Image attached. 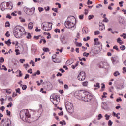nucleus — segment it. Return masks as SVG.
Wrapping results in <instances>:
<instances>
[{
    "mask_svg": "<svg viewBox=\"0 0 126 126\" xmlns=\"http://www.w3.org/2000/svg\"><path fill=\"white\" fill-rule=\"evenodd\" d=\"M64 88L65 89H66V90L68 89V88H69L68 85H67L66 84H65L64 85Z\"/></svg>",
    "mask_w": 126,
    "mask_h": 126,
    "instance_id": "63",
    "label": "nucleus"
},
{
    "mask_svg": "<svg viewBox=\"0 0 126 126\" xmlns=\"http://www.w3.org/2000/svg\"><path fill=\"white\" fill-rule=\"evenodd\" d=\"M5 36H6V37H7V38H8V37H9L10 36L9 31H7L6 32V33L5 34Z\"/></svg>",
    "mask_w": 126,
    "mask_h": 126,
    "instance_id": "38",
    "label": "nucleus"
},
{
    "mask_svg": "<svg viewBox=\"0 0 126 126\" xmlns=\"http://www.w3.org/2000/svg\"><path fill=\"white\" fill-rule=\"evenodd\" d=\"M53 23L49 22H44L41 24V28L44 31H50L52 30Z\"/></svg>",
    "mask_w": 126,
    "mask_h": 126,
    "instance_id": "4",
    "label": "nucleus"
},
{
    "mask_svg": "<svg viewBox=\"0 0 126 126\" xmlns=\"http://www.w3.org/2000/svg\"><path fill=\"white\" fill-rule=\"evenodd\" d=\"M89 94V92L85 91H80L78 94V96L81 100L84 101L85 99L86 98V95Z\"/></svg>",
    "mask_w": 126,
    "mask_h": 126,
    "instance_id": "6",
    "label": "nucleus"
},
{
    "mask_svg": "<svg viewBox=\"0 0 126 126\" xmlns=\"http://www.w3.org/2000/svg\"><path fill=\"white\" fill-rule=\"evenodd\" d=\"M11 121L9 119L4 118L0 123V126H10Z\"/></svg>",
    "mask_w": 126,
    "mask_h": 126,
    "instance_id": "7",
    "label": "nucleus"
},
{
    "mask_svg": "<svg viewBox=\"0 0 126 126\" xmlns=\"http://www.w3.org/2000/svg\"><path fill=\"white\" fill-rule=\"evenodd\" d=\"M82 84L83 86L86 87L87 85H88V82L87 81L83 82Z\"/></svg>",
    "mask_w": 126,
    "mask_h": 126,
    "instance_id": "28",
    "label": "nucleus"
},
{
    "mask_svg": "<svg viewBox=\"0 0 126 126\" xmlns=\"http://www.w3.org/2000/svg\"><path fill=\"white\" fill-rule=\"evenodd\" d=\"M7 7L10 10L12 9V8H13V5H12V3H11V2H9L7 3Z\"/></svg>",
    "mask_w": 126,
    "mask_h": 126,
    "instance_id": "14",
    "label": "nucleus"
},
{
    "mask_svg": "<svg viewBox=\"0 0 126 126\" xmlns=\"http://www.w3.org/2000/svg\"><path fill=\"white\" fill-rule=\"evenodd\" d=\"M82 32L84 35H85L88 33V29L85 28H83Z\"/></svg>",
    "mask_w": 126,
    "mask_h": 126,
    "instance_id": "16",
    "label": "nucleus"
},
{
    "mask_svg": "<svg viewBox=\"0 0 126 126\" xmlns=\"http://www.w3.org/2000/svg\"><path fill=\"white\" fill-rule=\"evenodd\" d=\"M0 9L3 11V10H5V4L4 3H2L0 5Z\"/></svg>",
    "mask_w": 126,
    "mask_h": 126,
    "instance_id": "17",
    "label": "nucleus"
},
{
    "mask_svg": "<svg viewBox=\"0 0 126 126\" xmlns=\"http://www.w3.org/2000/svg\"><path fill=\"white\" fill-rule=\"evenodd\" d=\"M83 56L84 57H88V56H89V53H86V52H84L83 53Z\"/></svg>",
    "mask_w": 126,
    "mask_h": 126,
    "instance_id": "37",
    "label": "nucleus"
},
{
    "mask_svg": "<svg viewBox=\"0 0 126 126\" xmlns=\"http://www.w3.org/2000/svg\"><path fill=\"white\" fill-rule=\"evenodd\" d=\"M60 125H62V126H63V125H66V123L65 122V121H62L60 122Z\"/></svg>",
    "mask_w": 126,
    "mask_h": 126,
    "instance_id": "33",
    "label": "nucleus"
},
{
    "mask_svg": "<svg viewBox=\"0 0 126 126\" xmlns=\"http://www.w3.org/2000/svg\"><path fill=\"white\" fill-rule=\"evenodd\" d=\"M105 120H107V121L109 120L110 119V115H108V114H105Z\"/></svg>",
    "mask_w": 126,
    "mask_h": 126,
    "instance_id": "47",
    "label": "nucleus"
},
{
    "mask_svg": "<svg viewBox=\"0 0 126 126\" xmlns=\"http://www.w3.org/2000/svg\"><path fill=\"white\" fill-rule=\"evenodd\" d=\"M71 64H72V62H70V61L69 60H68L66 62V65H71Z\"/></svg>",
    "mask_w": 126,
    "mask_h": 126,
    "instance_id": "26",
    "label": "nucleus"
},
{
    "mask_svg": "<svg viewBox=\"0 0 126 126\" xmlns=\"http://www.w3.org/2000/svg\"><path fill=\"white\" fill-rule=\"evenodd\" d=\"M25 68H27L28 67H29V65L28 64H25L23 65Z\"/></svg>",
    "mask_w": 126,
    "mask_h": 126,
    "instance_id": "62",
    "label": "nucleus"
},
{
    "mask_svg": "<svg viewBox=\"0 0 126 126\" xmlns=\"http://www.w3.org/2000/svg\"><path fill=\"white\" fill-rule=\"evenodd\" d=\"M111 60L114 65H116V64H117L119 63V60H118V58L116 57H112Z\"/></svg>",
    "mask_w": 126,
    "mask_h": 126,
    "instance_id": "13",
    "label": "nucleus"
},
{
    "mask_svg": "<svg viewBox=\"0 0 126 126\" xmlns=\"http://www.w3.org/2000/svg\"><path fill=\"white\" fill-rule=\"evenodd\" d=\"M26 88H27V86L25 85H23L22 87V89H23V90H25Z\"/></svg>",
    "mask_w": 126,
    "mask_h": 126,
    "instance_id": "55",
    "label": "nucleus"
},
{
    "mask_svg": "<svg viewBox=\"0 0 126 126\" xmlns=\"http://www.w3.org/2000/svg\"><path fill=\"white\" fill-rule=\"evenodd\" d=\"M15 52L16 53V56H18V55H20V52H19V49H15Z\"/></svg>",
    "mask_w": 126,
    "mask_h": 126,
    "instance_id": "36",
    "label": "nucleus"
},
{
    "mask_svg": "<svg viewBox=\"0 0 126 126\" xmlns=\"http://www.w3.org/2000/svg\"><path fill=\"white\" fill-rule=\"evenodd\" d=\"M113 75L115 77H117V76L121 75V73H120V72H119V71H116L113 73Z\"/></svg>",
    "mask_w": 126,
    "mask_h": 126,
    "instance_id": "20",
    "label": "nucleus"
},
{
    "mask_svg": "<svg viewBox=\"0 0 126 126\" xmlns=\"http://www.w3.org/2000/svg\"><path fill=\"white\" fill-rule=\"evenodd\" d=\"M28 73H30V74H32L33 73V70L32 69H30L28 70Z\"/></svg>",
    "mask_w": 126,
    "mask_h": 126,
    "instance_id": "50",
    "label": "nucleus"
},
{
    "mask_svg": "<svg viewBox=\"0 0 126 126\" xmlns=\"http://www.w3.org/2000/svg\"><path fill=\"white\" fill-rule=\"evenodd\" d=\"M27 78H29V74H26L24 78L25 79H27Z\"/></svg>",
    "mask_w": 126,
    "mask_h": 126,
    "instance_id": "64",
    "label": "nucleus"
},
{
    "mask_svg": "<svg viewBox=\"0 0 126 126\" xmlns=\"http://www.w3.org/2000/svg\"><path fill=\"white\" fill-rule=\"evenodd\" d=\"M6 93L10 94L11 93V90L10 89H7L6 90Z\"/></svg>",
    "mask_w": 126,
    "mask_h": 126,
    "instance_id": "49",
    "label": "nucleus"
},
{
    "mask_svg": "<svg viewBox=\"0 0 126 126\" xmlns=\"http://www.w3.org/2000/svg\"><path fill=\"white\" fill-rule=\"evenodd\" d=\"M112 125H113V122H112L111 120H109L108 126H112Z\"/></svg>",
    "mask_w": 126,
    "mask_h": 126,
    "instance_id": "57",
    "label": "nucleus"
},
{
    "mask_svg": "<svg viewBox=\"0 0 126 126\" xmlns=\"http://www.w3.org/2000/svg\"><path fill=\"white\" fill-rule=\"evenodd\" d=\"M74 43L76 47H81V46H82V44L81 43L77 42V41H75Z\"/></svg>",
    "mask_w": 126,
    "mask_h": 126,
    "instance_id": "22",
    "label": "nucleus"
},
{
    "mask_svg": "<svg viewBox=\"0 0 126 126\" xmlns=\"http://www.w3.org/2000/svg\"><path fill=\"white\" fill-rule=\"evenodd\" d=\"M85 72L82 71L78 74V79L80 81H83V80H85Z\"/></svg>",
    "mask_w": 126,
    "mask_h": 126,
    "instance_id": "10",
    "label": "nucleus"
},
{
    "mask_svg": "<svg viewBox=\"0 0 126 126\" xmlns=\"http://www.w3.org/2000/svg\"><path fill=\"white\" fill-rule=\"evenodd\" d=\"M65 108L68 112L72 113L73 111H74V108H73V105L72 104V103H71V102L67 101L65 103Z\"/></svg>",
    "mask_w": 126,
    "mask_h": 126,
    "instance_id": "5",
    "label": "nucleus"
},
{
    "mask_svg": "<svg viewBox=\"0 0 126 126\" xmlns=\"http://www.w3.org/2000/svg\"><path fill=\"white\" fill-rule=\"evenodd\" d=\"M94 45H100V42L99 41V38H94Z\"/></svg>",
    "mask_w": 126,
    "mask_h": 126,
    "instance_id": "18",
    "label": "nucleus"
},
{
    "mask_svg": "<svg viewBox=\"0 0 126 126\" xmlns=\"http://www.w3.org/2000/svg\"><path fill=\"white\" fill-rule=\"evenodd\" d=\"M120 37H123V39H126V34L123 33L120 35Z\"/></svg>",
    "mask_w": 126,
    "mask_h": 126,
    "instance_id": "48",
    "label": "nucleus"
},
{
    "mask_svg": "<svg viewBox=\"0 0 126 126\" xmlns=\"http://www.w3.org/2000/svg\"><path fill=\"white\" fill-rule=\"evenodd\" d=\"M1 70H5V71H7V68H6V67L4 65H3L2 66V68H1Z\"/></svg>",
    "mask_w": 126,
    "mask_h": 126,
    "instance_id": "30",
    "label": "nucleus"
},
{
    "mask_svg": "<svg viewBox=\"0 0 126 126\" xmlns=\"http://www.w3.org/2000/svg\"><path fill=\"white\" fill-rule=\"evenodd\" d=\"M30 64H32V66H35V62L33 60H31Z\"/></svg>",
    "mask_w": 126,
    "mask_h": 126,
    "instance_id": "31",
    "label": "nucleus"
},
{
    "mask_svg": "<svg viewBox=\"0 0 126 126\" xmlns=\"http://www.w3.org/2000/svg\"><path fill=\"white\" fill-rule=\"evenodd\" d=\"M76 22L75 18L73 16L69 17L67 18V21L65 22V26L66 28H72L74 27Z\"/></svg>",
    "mask_w": 126,
    "mask_h": 126,
    "instance_id": "2",
    "label": "nucleus"
},
{
    "mask_svg": "<svg viewBox=\"0 0 126 126\" xmlns=\"http://www.w3.org/2000/svg\"><path fill=\"white\" fill-rule=\"evenodd\" d=\"M92 96L90 95V93H89L88 94L86 95V98L84 99V102H88L91 101L92 99Z\"/></svg>",
    "mask_w": 126,
    "mask_h": 126,
    "instance_id": "11",
    "label": "nucleus"
},
{
    "mask_svg": "<svg viewBox=\"0 0 126 126\" xmlns=\"http://www.w3.org/2000/svg\"><path fill=\"white\" fill-rule=\"evenodd\" d=\"M17 13V11H14V12H12L11 13V15L12 16H17V14H16Z\"/></svg>",
    "mask_w": 126,
    "mask_h": 126,
    "instance_id": "32",
    "label": "nucleus"
},
{
    "mask_svg": "<svg viewBox=\"0 0 126 126\" xmlns=\"http://www.w3.org/2000/svg\"><path fill=\"white\" fill-rule=\"evenodd\" d=\"M24 62H25V59H20V62L21 63H23Z\"/></svg>",
    "mask_w": 126,
    "mask_h": 126,
    "instance_id": "59",
    "label": "nucleus"
},
{
    "mask_svg": "<svg viewBox=\"0 0 126 126\" xmlns=\"http://www.w3.org/2000/svg\"><path fill=\"white\" fill-rule=\"evenodd\" d=\"M94 35L95 36L97 35H100V31H96L94 32Z\"/></svg>",
    "mask_w": 126,
    "mask_h": 126,
    "instance_id": "42",
    "label": "nucleus"
},
{
    "mask_svg": "<svg viewBox=\"0 0 126 126\" xmlns=\"http://www.w3.org/2000/svg\"><path fill=\"white\" fill-rule=\"evenodd\" d=\"M15 91L16 93H19V94H21V92H20V88H18L15 89Z\"/></svg>",
    "mask_w": 126,
    "mask_h": 126,
    "instance_id": "35",
    "label": "nucleus"
},
{
    "mask_svg": "<svg viewBox=\"0 0 126 126\" xmlns=\"http://www.w3.org/2000/svg\"><path fill=\"white\" fill-rule=\"evenodd\" d=\"M120 49L122 51H124V50L126 49V46H125V45H121Z\"/></svg>",
    "mask_w": 126,
    "mask_h": 126,
    "instance_id": "46",
    "label": "nucleus"
},
{
    "mask_svg": "<svg viewBox=\"0 0 126 126\" xmlns=\"http://www.w3.org/2000/svg\"><path fill=\"white\" fill-rule=\"evenodd\" d=\"M4 58L3 57H1L0 59V63H4Z\"/></svg>",
    "mask_w": 126,
    "mask_h": 126,
    "instance_id": "54",
    "label": "nucleus"
},
{
    "mask_svg": "<svg viewBox=\"0 0 126 126\" xmlns=\"http://www.w3.org/2000/svg\"><path fill=\"white\" fill-rule=\"evenodd\" d=\"M41 74V72H40L39 70H37L36 72H35L34 74H33V76H36V75H40Z\"/></svg>",
    "mask_w": 126,
    "mask_h": 126,
    "instance_id": "24",
    "label": "nucleus"
},
{
    "mask_svg": "<svg viewBox=\"0 0 126 126\" xmlns=\"http://www.w3.org/2000/svg\"><path fill=\"white\" fill-rule=\"evenodd\" d=\"M117 43H119L120 45H123V44H124V42H123L122 39H121V38H117Z\"/></svg>",
    "mask_w": 126,
    "mask_h": 126,
    "instance_id": "21",
    "label": "nucleus"
},
{
    "mask_svg": "<svg viewBox=\"0 0 126 126\" xmlns=\"http://www.w3.org/2000/svg\"><path fill=\"white\" fill-rule=\"evenodd\" d=\"M35 31L36 32H40V31H41V29H39V27H36Z\"/></svg>",
    "mask_w": 126,
    "mask_h": 126,
    "instance_id": "56",
    "label": "nucleus"
},
{
    "mask_svg": "<svg viewBox=\"0 0 126 126\" xmlns=\"http://www.w3.org/2000/svg\"><path fill=\"white\" fill-rule=\"evenodd\" d=\"M119 19H120L119 20L120 23H124V19H123V18H120Z\"/></svg>",
    "mask_w": 126,
    "mask_h": 126,
    "instance_id": "52",
    "label": "nucleus"
},
{
    "mask_svg": "<svg viewBox=\"0 0 126 126\" xmlns=\"http://www.w3.org/2000/svg\"><path fill=\"white\" fill-rule=\"evenodd\" d=\"M55 31L56 33H61V31L59 29H56Z\"/></svg>",
    "mask_w": 126,
    "mask_h": 126,
    "instance_id": "51",
    "label": "nucleus"
},
{
    "mask_svg": "<svg viewBox=\"0 0 126 126\" xmlns=\"http://www.w3.org/2000/svg\"><path fill=\"white\" fill-rule=\"evenodd\" d=\"M16 73H19V77H21V76H22V73H21V71H20V70H18L16 71ZM17 76H18V75H17Z\"/></svg>",
    "mask_w": 126,
    "mask_h": 126,
    "instance_id": "25",
    "label": "nucleus"
},
{
    "mask_svg": "<svg viewBox=\"0 0 126 126\" xmlns=\"http://www.w3.org/2000/svg\"><path fill=\"white\" fill-rule=\"evenodd\" d=\"M90 53V54H92V55H93V56H94V55H98V54L100 53L99 47H95L92 48L91 51Z\"/></svg>",
    "mask_w": 126,
    "mask_h": 126,
    "instance_id": "9",
    "label": "nucleus"
},
{
    "mask_svg": "<svg viewBox=\"0 0 126 126\" xmlns=\"http://www.w3.org/2000/svg\"><path fill=\"white\" fill-rule=\"evenodd\" d=\"M47 87L49 88V89H52V84H49L47 85Z\"/></svg>",
    "mask_w": 126,
    "mask_h": 126,
    "instance_id": "61",
    "label": "nucleus"
},
{
    "mask_svg": "<svg viewBox=\"0 0 126 126\" xmlns=\"http://www.w3.org/2000/svg\"><path fill=\"white\" fill-rule=\"evenodd\" d=\"M26 33L25 32V29L23 27L20 26H16L14 30L13 34L15 38L19 39V38H21L22 35H24Z\"/></svg>",
    "mask_w": 126,
    "mask_h": 126,
    "instance_id": "1",
    "label": "nucleus"
},
{
    "mask_svg": "<svg viewBox=\"0 0 126 126\" xmlns=\"http://www.w3.org/2000/svg\"><path fill=\"white\" fill-rule=\"evenodd\" d=\"M33 27H34V24L33 23V22H30L28 24L29 29H30V30L33 29Z\"/></svg>",
    "mask_w": 126,
    "mask_h": 126,
    "instance_id": "15",
    "label": "nucleus"
},
{
    "mask_svg": "<svg viewBox=\"0 0 126 126\" xmlns=\"http://www.w3.org/2000/svg\"><path fill=\"white\" fill-rule=\"evenodd\" d=\"M13 105L12 102H10L8 103V105H7V108H11Z\"/></svg>",
    "mask_w": 126,
    "mask_h": 126,
    "instance_id": "40",
    "label": "nucleus"
},
{
    "mask_svg": "<svg viewBox=\"0 0 126 126\" xmlns=\"http://www.w3.org/2000/svg\"><path fill=\"white\" fill-rule=\"evenodd\" d=\"M27 39H31L32 38V36L30 33H28L26 34Z\"/></svg>",
    "mask_w": 126,
    "mask_h": 126,
    "instance_id": "23",
    "label": "nucleus"
},
{
    "mask_svg": "<svg viewBox=\"0 0 126 126\" xmlns=\"http://www.w3.org/2000/svg\"><path fill=\"white\" fill-rule=\"evenodd\" d=\"M41 37V35H38V36H34L33 37L34 39L35 40H39V38Z\"/></svg>",
    "mask_w": 126,
    "mask_h": 126,
    "instance_id": "44",
    "label": "nucleus"
},
{
    "mask_svg": "<svg viewBox=\"0 0 126 126\" xmlns=\"http://www.w3.org/2000/svg\"><path fill=\"white\" fill-rule=\"evenodd\" d=\"M19 19L20 22H22V23L25 22V19L22 18V17H19Z\"/></svg>",
    "mask_w": 126,
    "mask_h": 126,
    "instance_id": "27",
    "label": "nucleus"
},
{
    "mask_svg": "<svg viewBox=\"0 0 126 126\" xmlns=\"http://www.w3.org/2000/svg\"><path fill=\"white\" fill-rule=\"evenodd\" d=\"M52 10H53V11H54V12H58V8H52Z\"/></svg>",
    "mask_w": 126,
    "mask_h": 126,
    "instance_id": "58",
    "label": "nucleus"
},
{
    "mask_svg": "<svg viewBox=\"0 0 126 126\" xmlns=\"http://www.w3.org/2000/svg\"><path fill=\"white\" fill-rule=\"evenodd\" d=\"M83 17H84V15H81L79 16V19H83Z\"/></svg>",
    "mask_w": 126,
    "mask_h": 126,
    "instance_id": "60",
    "label": "nucleus"
},
{
    "mask_svg": "<svg viewBox=\"0 0 126 126\" xmlns=\"http://www.w3.org/2000/svg\"><path fill=\"white\" fill-rule=\"evenodd\" d=\"M10 26V23L7 21L5 23V27H9Z\"/></svg>",
    "mask_w": 126,
    "mask_h": 126,
    "instance_id": "39",
    "label": "nucleus"
},
{
    "mask_svg": "<svg viewBox=\"0 0 126 126\" xmlns=\"http://www.w3.org/2000/svg\"><path fill=\"white\" fill-rule=\"evenodd\" d=\"M10 41V39H8L7 41H5V44L6 45H11V42Z\"/></svg>",
    "mask_w": 126,
    "mask_h": 126,
    "instance_id": "41",
    "label": "nucleus"
},
{
    "mask_svg": "<svg viewBox=\"0 0 126 126\" xmlns=\"http://www.w3.org/2000/svg\"><path fill=\"white\" fill-rule=\"evenodd\" d=\"M105 25L104 24H102V25H99V30H101V31H103V30H105Z\"/></svg>",
    "mask_w": 126,
    "mask_h": 126,
    "instance_id": "19",
    "label": "nucleus"
},
{
    "mask_svg": "<svg viewBox=\"0 0 126 126\" xmlns=\"http://www.w3.org/2000/svg\"><path fill=\"white\" fill-rule=\"evenodd\" d=\"M108 63L105 62H101L98 65L99 67L100 68H105V69L107 68V67H106V65H107Z\"/></svg>",
    "mask_w": 126,
    "mask_h": 126,
    "instance_id": "12",
    "label": "nucleus"
},
{
    "mask_svg": "<svg viewBox=\"0 0 126 126\" xmlns=\"http://www.w3.org/2000/svg\"><path fill=\"white\" fill-rule=\"evenodd\" d=\"M38 10L39 11V12H42V11H44V8L42 7H38Z\"/></svg>",
    "mask_w": 126,
    "mask_h": 126,
    "instance_id": "45",
    "label": "nucleus"
},
{
    "mask_svg": "<svg viewBox=\"0 0 126 126\" xmlns=\"http://www.w3.org/2000/svg\"><path fill=\"white\" fill-rule=\"evenodd\" d=\"M94 17V15H91L88 16V19H89V20H90L91 19H92V18H93Z\"/></svg>",
    "mask_w": 126,
    "mask_h": 126,
    "instance_id": "53",
    "label": "nucleus"
},
{
    "mask_svg": "<svg viewBox=\"0 0 126 126\" xmlns=\"http://www.w3.org/2000/svg\"><path fill=\"white\" fill-rule=\"evenodd\" d=\"M31 115L29 114V111L27 109H24L20 111V117L21 119L23 121L25 120L26 121V119H28V118H30Z\"/></svg>",
    "mask_w": 126,
    "mask_h": 126,
    "instance_id": "3",
    "label": "nucleus"
},
{
    "mask_svg": "<svg viewBox=\"0 0 126 126\" xmlns=\"http://www.w3.org/2000/svg\"><path fill=\"white\" fill-rule=\"evenodd\" d=\"M24 11L28 15H32V14H34V12H35V8L33 7L31 9L25 8Z\"/></svg>",
    "mask_w": 126,
    "mask_h": 126,
    "instance_id": "8",
    "label": "nucleus"
},
{
    "mask_svg": "<svg viewBox=\"0 0 126 126\" xmlns=\"http://www.w3.org/2000/svg\"><path fill=\"white\" fill-rule=\"evenodd\" d=\"M94 87H96L97 89H98L100 88V83H96L95 84H94Z\"/></svg>",
    "mask_w": 126,
    "mask_h": 126,
    "instance_id": "29",
    "label": "nucleus"
},
{
    "mask_svg": "<svg viewBox=\"0 0 126 126\" xmlns=\"http://www.w3.org/2000/svg\"><path fill=\"white\" fill-rule=\"evenodd\" d=\"M102 118H103V116L101 114H99L98 115V118H97V120H100L102 119Z\"/></svg>",
    "mask_w": 126,
    "mask_h": 126,
    "instance_id": "43",
    "label": "nucleus"
},
{
    "mask_svg": "<svg viewBox=\"0 0 126 126\" xmlns=\"http://www.w3.org/2000/svg\"><path fill=\"white\" fill-rule=\"evenodd\" d=\"M43 51H44V52H50V49H49L48 48H46V47H44L43 48Z\"/></svg>",
    "mask_w": 126,
    "mask_h": 126,
    "instance_id": "34",
    "label": "nucleus"
}]
</instances>
